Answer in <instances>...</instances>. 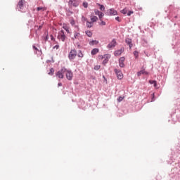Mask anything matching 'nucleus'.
I'll list each match as a JSON object with an SVG mask.
<instances>
[{"label":"nucleus","instance_id":"nucleus-1","mask_svg":"<svg viewBox=\"0 0 180 180\" xmlns=\"http://www.w3.org/2000/svg\"><path fill=\"white\" fill-rule=\"evenodd\" d=\"M81 4V0H69L68 5L70 8H77Z\"/></svg>","mask_w":180,"mask_h":180},{"label":"nucleus","instance_id":"nucleus-2","mask_svg":"<svg viewBox=\"0 0 180 180\" xmlns=\"http://www.w3.org/2000/svg\"><path fill=\"white\" fill-rule=\"evenodd\" d=\"M111 56L109 54H105L104 56H99L98 58L100 60H103V64H104V65L105 64H108V61H109V58H110Z\"/></svg>","mask_w":180,"mask_h":180},{"label":"nucleus","instance_id":"nucleus-3","mask_svg":"<svg viewBox=\"0 0 180 180\" xmlns=\"http://www.w3.org/2000/svg\"><path fill=\"white\" fill-rule=\"evenodd\" d=\"M65 71H67V69H65V68H62L60 70L56 72V77H58V78L63 79V78H64V74Z\"/></svg>","mask_w":180,"mask_h":180},{"label":"nucleus","instance_id":"nucleus-4","mask_svg":"<svg viewBox=\"0 0 180 180\" xmlns=\"http://www.w3.org/2000/svg\"><path fill=\"white\" fill-rule=\"evenodd\" d=\"M70 60H74L77 57V51L75 49H72L68 55Z\"/></svg>","mask_w":180,"mask_h":180},{"label":"nucleus","instance_id":"nucleus-5","mask_svg":"<svg viewBox=\"0 0 180 180\" xmlns=\"http://www.w3.org/2000/svg\"><path fill=\"white\" fill-rule=\"evenodd\" d=\"M65 34H64V30H61L58 32V39L59 40H61L62 41H64L65 40Z\"/></svg>","mask_w":180,"mask_h":180},{"label":"nucleus","instance_id":"nucleus-6","mask_svg":"<svg viewBox=\"0 0 180 180\" xmlns=\"http://www.w3.org/2000/svg\"><path fill=\"white\" fill-rule=\"evenodd\" d=\"M115 72L118 79H123V73L122 72V71L117 69H115Z\"/></svg>","mask_w":180,"mask_h":180},{"label":"nucleus","instance_id":"nucleus-7","mask_svg":"<svg viewBox=\"0 0 180 180\" xmlns=\"http://www.w3.org/2000/svg\"><path fill=\"white\" fill-rule=\"evenodd\" d=\"M66 72V78L69 81H71L72 79V77H74V75L72 74V72L71 70H67L65 71Z\"/></svg>","mask_w":180,"mask_h":180},{"label":"nucleus","instance_id":"nucleus-8","mask_svg":"<svg viewBox=\"0 0 180 180\" xmlns=\"http://www.w3.org/2000/svg\"><path fill=\"white\" fill-rule=\"evenodd\" d=\"M121 13H123V15H126V13H127V16H131V15H133L134 12L129 11V9H127V8H125L121 11Z\"/></svg>","mask_w":180,"mask_h":180},{"label":"nucleus","instance_id":"nucleus-9","mask_svg":"<svg viewBox=\"0 0 180 180\" xmlns=\"http://www.w3.org/2000/svg\"><path fill=\"white\" fill-rule=\"evenodd\" d=\"M108 13H110V16H116V15H117V11L113 8H110L108 10Z\"/></svg>","mask_w":180,"mask_h":180},{"label":"nucleus","instance_id":"nucleus-10","mask_svg":"<svg viewBox=\"0 0 180 180\" xmlns=\"http://www.w3.org/2000/svg\"><path fill=\"white\" fill-rule=\"evenodd\" d=\"M116 46V40L112 39V41L108 45V49H112Z\"/></svg>","mask_w":180,"mask_h":180},{"label":"nucleus","instance_id":"nucleus-11","mask_svg":"<svg viewBox=\"0 0 180 180\" xmlns=\"http://www.w3.org/2000/svg\"><path fill=\"white\" fill-rule=\"evenodd\" d=\"M123 51H124V48H121L120 50H117L115 52V56L116 57L121 56L122 53H123Z\"/></svg>","mask_w":180,"mask_h":180},{"label":"nucleus","instance_id":"nucleus-12","mask_svg":"<svg viewBox=\"0 0 180 180\" xmlns=\"http://www.w3.org/2000/svg\"><path fill=\"white\" fill-rule=\"evenodd\" d=\"M124 57H121L120 58L119 63H120V67H121V68H123L124 67Z\"/></svg>","mask_w":180,"mask_h":180},{"label":"nucleus","instance_id":"nucleus-13","mask_svg":"<svg viewBox=\"0 0 180 180\" xmlns=\"http://www.w3.org/2000/svg\"><path fill=\"white\" fill-rule=\"evenodd\" d=\"M25 4H26V1L25 0H20L18 2V6H19L20 9H23V5H25Z\"/></svg>","mask_w":180,"mask_h":180},{"label":"nucleus","instance_id":"nucleus-14","mask_svg":"<svg viewBox=\"0 0 180 180\" xmlns=\"http://www.w3.org/2000/svg\"><path fill=\"white\" fill-rule=\"evenodd\" d=\"M137 75H138V77H140V75H148V72H147L146 70H141L140 72H138Z\"/></svg>","mask_w":180,"mask_h":180},{"label":"nucleus","instance_id":"nucleus-15","mask_svg":"<svg viewBox=\"0 0 180 180\" xmlns=\"http://www.w3.org/2000/svg\"><path fill=\"white\" fill-rule=\"evenodd\" d=\"M98 53H99V49H94L93 50H91V55L92 56H95L96 54H98Z\"/></svg>","mask_w":180,"mask_h":180},{"label":"nucleus","instance_id":"nucleus-16","mask_svg":"<svg viewBox=\"0 0 180 180\" xmlns=\"http://www.w3.org/2000/svg\"><path fill=\"white\" fill-rule=\"evenodd\" d=\"M63 28L65 29V30L67 32V33H70V27H68V25L63 24Z\"/></svg>","mask_w":180,"mask_h":180},{"label":"nucleus","instance_id":"nucleus-17","mask_svg":"<svg viewBox=\"0 0 180 180\" xmlns=\"http://www.w3.org/2000/svg\"><path fill=\"white\" fill-rule=\"evenodd\" d=\"M90 19H91V22L94 23L98 20V17H96L95 15H91Z\"/></svg>","mask_w":180,"mask_h":180},{"label":"nucleus","instance_id":"nucleus-18","mask_svg":"<svg viewBox=\"0 0 180 180\" xmlns=\"http://www.w3.org/2000/svg\"><path fill=\"white\" fill-rule=\"evenodd\" d=\"M125 41L127 44H129V49H131V47H133V44H131V40L130 39H127Z\"/></svg>","mask_w":180,"mask_h":180},{"label":"nucleus","instance_id":"nucleus-19","mask_svg":"<svg viewBox=\"0 0 180 180\" xmlns=\"http://www.w3.org/2000/svg\"><path fill=\"white\" fill-rule=\"evenodd\" d=\"M99 41L97 40H93L89 42L90 46H95L96 44H98Z\"/></svg>","mask_w":180,"mask_h":180},{"label":"nucleus","instance_id":"nucleus-20","mask_svg":"<svg viewBox=\"0 0 180 180\" xmlns=\"http://www.w3.org/2000/svg\"><path fill=\"white\" fill-rule=\"evenodd\" d=\"M86 27H89L90 29V27H92V26H94V22L92 21L91 22L86 21Z\"/></svg>","mask_w":180,"mask_h":180},{"label":"nucleus","instance_id":"nucleus-21","mask_svg":"<svg viewBox=\"0 0 180 180\" xmlns=\"http://www.w3.org/2000/svg\"><path fill=\"white\" fill-rule=\"evenodd\" d=\"M149 83L151 84V85H154L155 88H157V81L150 80Z\"/></svg>","mask_w":180,"mask_h":180},{"label":"nucleus","instance_id":"nucleus-22","mask_svg":"<svg viewBox=\"0 0 180 180\" xmlns=\"http://www.w3.org/2000/svg\"><path fill=\"white\" fill-rule=\"evenodd\" d=\"M37 11H41V12H44V11H47V8L46 7H38Z\"/></svg>","mask_w":180,"mask_h":180},{"label":"nucleus","instance_id":"nucleus-23","mask_svg":"<svg viewBox=\"0 0 180 180\" xmlns=\"http://www.w3.org/2000/svg\"><path fill=\"white\" fill-rule=\"evenodd\" d=\"M86 34L88 36V37H92V32L89 30L86 31Z\"/></svg>","mask_w":180,"mask_h":180},{"label":"nucleus","instance_id":"nucleus-24","mask_svg":"<svg viewBox=\"0 0 180 180\" xmlns=\"http://www.w3.org/2000/svg\"><path fill=\"white\" fill-rule=\"evenodd\" d=\"M77 57H80L81 58H82V57H84V53H82V51H79L78 52Z\"/></svg>","mask_w":180,"mask_h":180},{"label":"nucleus","instance_id":"nucleus-25","mask_svg":"<svg viewBox=\"0 0 180 180\" xmlns=\"http://www.w3.org/2000/svg\"><path fill=\"white\" fill-rule=\"evenodd\" d=\"M103 16H105V14L102 12H101L100 14H98V18L100 20H102V18H103Z\"/></svg>","mask_w":180,"mask_h":180},{"label":"nucleus","instance_id":"nucleus-26","mask_svg":"<svg viewBox=\"0 0 180 180\" xmlns=\"http://www.w3.org/2000/svg\"><path fill=\"white\" fill-rule=\"evenodd\" d=\"M134 56H135V58H139V51H134Z\"/></svg>","mask_w":180,"mask_h":180},{"label":"nucleus","instance_id":"nucleus-27","mask_svg":"<svg viewBox=\"0 0 180 180\" xmlns=\"http://www.w3.org/2000/svg\"><path fill=\"white\" fill-rule=\"evenodd\" d=\"M54 74V68H51L50 69V72H49V75H53Z\"/></svg>","mask_w":180,"mask_h":180},{"label":"nucleus","instance_id":"nucleus-28","mask_svg":"<svg viewBox=\"0 0 180 180\" xmlns=\"http://www.w3.org/2000/svg\"><path fill=\"white\" fill-rule=\"evenodd\" d=\"M82 22H88V19L85 16H82Z\"/></svg>","mask_w":180,"mask_h":180},{"label":"nucleus","instance_id":"nucleus-29","mask_svg":"<svg viewBox=\"0 0 180 180\" xmlns=\"http://www.w3.org/2000/svg\"><path fill=\"white\" fill-rule=\"evenodd\" d=\"M98 6H100V9L101 10V11H105V6H103V5H101V4H98Z\"/></svg>","mask_w":180,"mask_h":180},{"label":"nucleus","instance_id":"nucleus-30","mask_svg":"<svg viewBox=\"0 0 180 180\" xmlns=\"http://www.w3.org/2000/svg\"><path fill=\"white\" fill-rule=\"evenodd\" d=\"M70 22L72 26H74V25H75V20H74V19H71Z\"/></svg>","mask_w":180,"mask_h":180},{"label":"nucleus","instance_id":"nucleus-31","mask_svg":"<svg viewBox=\"0 0 180 180\" xmlns=\"http://www.w3.org/2000/svg\"><path fill=\"white\" fill-rule=\"evenodd\" d=\"M94 12H95V15H97L98 16H99L101 13V11H99V10H95Z\"/></svg>","mask_w":180,"mask_h":180},{"label":"nucleus","instance_id":"nucleus-32","mask_svg":"<svg viewBox=\"0 0 180 180\" xmlns=\"http://www.w3.org/2000/svg\"><path fill=\"white\" fill-rule=\"evenodd\" d=\"M100 25L101 26H105L106 25V22L105 21H103L102 20H101Z\"/></svg>","mask_w":180,"mask_h":180},{"label":"nucleus","instance_id":"nucleus-33","mask_svg":"<svg viewBox=\"0 0 180 180\" xmlns=\"http://www.w3.org/2000/svg\"><path fill=\"white\" fill-rule=\"evenodd\" d=\"M123 99H124V97L120 96V97L117 98V101H118V102H122V101H123Z\"/></svg>","mask_w":180,"mask_h":180},{"label":"nucleus","instance_id":"nucleus-34","mask_svg":"<svg viewBox=\"0 0 180 180\" xmlns=\"http://www.w3.org/2000/svg\"><path fill=\"white\" fill-rule=\"evenodd\" d=\"M74 36H75V39H78V37H79V33L75 32Z\"/></svg>","mask_w":180,"mask_h":180},{"label":"nucleus","instance_id":"nucleus-35","mask_svg":"<svg viewBox=\"0 0 180 180\" xmlns=\"http://www.w3.org/2000/svg\"><path fill=\"white\" fill-rule=\"evenodd\" d=\"M101 69V65H96L94 67V70H96V71H98V70H100Z\"/></svg>","mask_w":180,"mask_h":180},{"label":"nucleus","instance_id":"nucleus-36","mask_svg":"<svg viewBox=\"0 0 180 180\" xmlns=\"http://www.w3.org/2000/svg\"><path fill=\"white\" fill-rule=\"evenodd\" d=\"M83 6H84V8H88V3L87 2H83Z\"/></svg>","mask_w":180,"mask_h":180},{"label":"nucleus","instance_id":"nucleus-37","mask_svg":"<svg viewBox=\"0 0 180 180\" xmlns=\"http://www.w3.org/2000/svg\"><path fill=\"white\" fill-rule=\"evenodd\" d=\"M58 49H60V46L59 45H56L55 46H53V49L54 50H58Z\"/></svg>","mask_w":180,"mask_h":180},{"label":"nucleus","instance_id":"nucleus-38","mask_svg":"<svg viewBox=\"0 0 180 180\" xmlns=\"http://www.w3.org/2000/svg\"><path fill=\"white\" fill-rule=\"evenodd\" d=\"M115 20H117V22H122V20H120V18L119 17H116Z\"/></svg>","mask_w":180,"mask_h":180},{"label":"nucleus","instance_id":"nucleus-39","mask_svg":"<svg viewBox=\"0 0 180 180\" xmlns=\"http://www.w3.org/2000/svg\"><path fill=\"white\" fill-rule=\"evenodd\" d=\"M33 49L34 50H35L36 51H38L39 49H37V47H36L35 46H33Z\"/></svg>","mask_w":180,"mask_h":180},{"label":"nucleus","instance_id":"nucleus-40","mask_svg":"<svg viewBox=\"0 0 180 180\" xmlns=\"http://www.w3.org/2000/svg\"><path fill=\"white\" fill-rule=\"evenodd\" d=\"M49 40V35L47 34L45 37V41H47Z\"/></svg>","mask_w":180,"mask_h":180},{"label":"nucleus","instance_id":"nucleus-41","mask_svg":"<svg viewBox=\"0 0 180 180\" xmlns=\"http://www.w3.org/2000/svg\"><path fill=\"white\" fill-rule=\"evenodd\" d=\"M50 37H51V40H55V39H54V37H53V35H50Z\"/></svg>","mask_w":180,"mask_h":180},{"label":"nucleus","instance_id":"nucleus-42","mask_svg":"<svg viewBox=\"0 0 180 180\" xmlns=\"http://www.w3.org/2000/svg\"><path fill=\"white\" fill-rule=\"evenodd\" d=\"M58 86H63V84H62V83H58Z\"/></svg>","mask_w":180,"mask_h":180},{"label":"nucleus","instance_id":"nucleus-43","mask_svg":"<svg viewBox=\"0 0 180 180\" xmlns=\"http://www.w3.org/2000/svg\"><path fill=\"white\" fill-rule=\"evenodd\" d=\"M153 98H154V94H153Z\"/></svg>","mask_w":180,"mask_h":180}]
</instances>
